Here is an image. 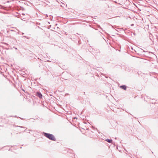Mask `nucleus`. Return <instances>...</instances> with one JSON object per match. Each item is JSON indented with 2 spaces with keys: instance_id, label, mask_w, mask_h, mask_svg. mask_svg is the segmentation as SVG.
I'll return each instance as SVG.
<instances>
[{
  "instance_id": "f257e3e1",
  "label": "nucleus",
  "mask_w": 158,
  "mask_h": 158,
  "mask_svg": "<svg viewBox=\"0 0 158 158\" xmlns=\"http://www.w3.org/2000/svg\"><path fill=\"white\" fill-rule=\"evenodd\" d=\"M43 134L44 136L48 139H49L52 141H56V139L53 135L44 132H43Z\"/></svg>"
},
{
  "instance_id": "f03ea898",
  "label": "nucleus",
  "mask_w": 158,
  "mask_h": 158,
  "mask_svg": "<svg viewBox=\"0 0 158 158\" xmlns=\"http://www.w3.org/2000/svg\"><path fill=\"white\" fill-rule=\"evenodd\" d=\"M89 51L92 53V54L94 55H97L98 54L100 53V51L98 49H96V50H94L92 51H90L89 50Z\"/></svg>"
},
{
  "instance_id": "7ed1b4c3",
  "label": "nucleus",
  "mask_w": 158,
  "mask_h": 158,
  "mask_svg": "<svg viewBox=\"0 0 158 158\" xmlns=\"http://www.w3.org/2000/svg\"><path fill=\"white\" fill-rule=\"evenodd\" d=\"M36 95L40 99L42 98L43 95L40 92H37L36 93Z\"/></svg>"
},
{
  "instance_id": "20e7f679",
  "label": "nucleus",
  "mask_w": 158,
  "mask_h": 158,
  "mask_svg": "<svg viewBox=\"0 0 158 158\" xmlns=\"http://www.w3.org/2000/svg\"><path fill=\"white\" fill-rule=\"evenodd\" d=\"M120 87L124 90H126L127 89V86L125 85H122L120 86Z\"/></svg>"
},
{
  "instance_id": "39448f33",
  "label": "nucleus",
  "mask_w": 158,
  "mask_h": 158,
  "mask_svg": "<svg viewBox=\"0 0 158 158\" xmlns=\"http://www.w3.org/2000/svg\"><path fill=\"white\" fill-rule=\"evenodd\" d=\"M106 141L107 142L111 143H112L113 142L112 140L111 139H106Z\"/></svg>"
},
{
  "instance_id": "423d86ee",
  "label": "nucleus",
  "mask_w": 158,
  "mask_h": 158,
  "mask_svg": "<svg viewBox=\"0 0 158 158\" xmlns=\"http://www.w3.org/2000/svg\"><path fill=\"white\" fill-rule=\"evenodd\" d=\"M148 99L149 98H148V96H145V97H144V100L146 101L147 102L148 101Z\"/></svg>"
},
{
  "instance_id": "0eeeda50",
  "label": "nucleus",
  "mask_w": 158,
  "mask_h": 158,
  "mask_svg": "<svg viewBox=\"0 0 158 158\" xmlns=\"http://www.w3.org/2000/svg\"><path fill=\"white\" fill-rule=\"evenodd\" d=\"M140 52H141L142 53L143 52L148 53L147 52L145 51L144 50H143L142 48H140Z\"/></svg>"
},
{
  "instance_id": "6e6552de",
  "label": "nucleus",
  "mask_w": 158,
  "mask_h": 158,
  "mask_svg": "<svg viewBox=\"0 0 158 158\" xmlns=\"http://www.w3.org/2000/svg\"><path fill=\"white\" fill-rule=\"evenodd\" d=\"M14 126L15 127H21V128H26L25 127H22V126H15V125H14Z\"/></svg>"
},
{
  "instance_id": "1a4fd4ad",
  "label": "nucleus",
  "mask_w": 158,
  "mask_h": 158,
  "mask_svg": "<svg viewBox=\"0 0 158 158\" xmlns=\"http://www.w3.org/2000/svg\"><path fill=\"white\" fill-rule=\"evenodd\" d=\"M23 37H25V38H27V39H30V37H28L27 36H25V35H24V36H23Z\"/></svg>"
},
{
  "instance_id": "9d476101",
  "label": "nucleus",
  "mask_w": 158,
  "mask_h": 158,
  "mask_svg": "<svg viewBox=\"0 0 158 158\" xmlns=\"http://www.w3.org/2000/svg\"><path fill=\"white\" fill-rule=\"evenodd\" d=\"M3 44H5V45H9L8 44H7V43H4H4H3Z\"/></svg>"
},
{
  "instance_id": "9b49d317",
  "label": "nucleus",
  "mask_w": 158,
  "mask_h": 158,
  "mask_svg": "<svg viewBox=\"0 0 158 158\" xmlns=\"http://www.w3.org/2000/svg\"><path fill=\"white\" fill-rule=\"evenodd\" d=\"M98 28H100L101 29H102V28L101 27H100V26H99V25H98Z\"/></svg>"
},
{
  "instance_id": "f8f14e48",
  "label": "nucleus",
  "mask_w": 158,
  "mask_h": 158,
  "mask_svg": "<svg viewBox=\"0 0 158 158\" xmlns=\"http://www.w3.org/2000/svg\"><path fill=\"white\" fill-rule=\"evenodd\" d=\"M133 71V70H131V69H130V70L129 71V72H132Z\"/></svg>"
},
{
  "instance_id": "ddd939ff",
  "label": "nucleus",
  "mask_w": 158,
  "mask_h": 158,
  "mask_svg": "<svg viewBox=\"0 0 158 158\" xmlns=\"http://www.w3.org/2000/svg\"><path fill=\"white\" fill-rule=\"evenodd\" d=\"M19 118H20L21 119H24L23 118H20V117H19Z\"/></svg>"
},
{
  "instance_id": "4468645a",
  "label": "nucleus",
  "mask_w": 158,
  "mask_h": 158,
  "mask_svg": "<svg viewBox=\"0 0 158 158\" xmlns=\"http://www.w3.org/2000/svg\"><path fill=\"white\" fill-rule=\"evenodd\" d=\"M14 48L15 49H17V48H15V47H14Z\"/></svg>"
},
{
  "instance_id": "2eb2a0df",
  "label": "nucleus",
  "mask_w": 158,
  "mask_h": 158,
  "mask_svg": "<svg viewBox=\"0 0 158 158\" xmlns=\"http://www.w3.org/2000/svg\"><path fill=\"white\" fill-rule=\"evenodd\" d=\"M22 90L23 91H24V89H22Z\"/></svg>"
},
{
  "instance_id": "dca6fc26",
  "label": "nucleus",
  "mask_w": 158,
  "mask_h": 158,
  "mask_svg": "<svg viewBox=\"0 0 158 158\" xmlns=\"http://www.w3.org/2000/svg\"><path fill=\"white\" fill-rule=\"evenodd\" d=\"M17 117V116L15 115L14 116H13V117Z\"/></svg>"
},
{
  "instance_id": "f3484780",
  "label": "nucleus",
  "mask_w": 158,
  "mask_h": 158,
  "mask_svg": "<svg viewBox=\"0 0 158 158\" xmlns=\"http://www.w3.org/2000/svg\"><path fill=\"white\" fill-rule=\"evenodd\" d=\"M28 131H32V130H29Z\"/></svg>"
},
{
  "instance_id": "a211bd4d",
  "label": "nucleus",
  "mask_w": 158,
  "mask_h": 158,
  "mask_svg": "<svg viewBox=\"0 0 158 158\" xmlns=\"http://www.w3.org/2000/svg\"><path fill=\"white\" fill-rule=\"evenodd\" d=\"M11 31H14L13 30H11Z\"/></svg>"
},
{
  "instance_id": "6ab92c4d",
  "label": "nucleus",
  "mask_w": 158,
  "mask_h": 158,
  "mask_svg": "<svg viewBox=\"0 0 158 158\" xmlns=\"http://www.w3.org/2000/svg\"><path fill=\"white\" fill-rule=\"evenodd\" d=\"M24 34V33H23V32L22 33V35H23Z\"/></svg>"
},
{
  "instance_id": "aec40b11",
  "label": "nucleus",
  "mask_w": 158,
  "mask_h": 158,
  "mask_svg": "<svg viewBox=\"0 0 158 158\" xmlns=\"http://www.w3.org/2000/svg\"><path fill=\"white\" fill-rule=\"evenodd\" d=\"M133 24H132L131 25L132 26H133Z\"/></svg>"
},
{
  "instance_id": "412c9836",
  "label": "nucleus",
  "mask_w": 158,
  "mask_h": 158,
  "mask_svg": "<svg viewBox=\"0 0 158 158\" xmlns=\"http://www.w3.org/2000/svg\"><path fill=\"white\" fill-rule=\"evenodd\" d=\"M40 78H39V80H40Z\"/></svg>"
}]
</instances>
